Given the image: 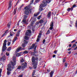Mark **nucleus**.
Returning a JSON list of instances; mask_svg holds the SVG:
<instances>
[{"label":"nucleus","instance_id":"f257e3e1","mask_svg":"<svg viewBox=\"0 0 77 77\" xmlns=\"http://www.w3.org/2000/svg\"><path fill=\"white\" fill-rule=\"evenodd\" d=\"M38 60H39V58L38 57H35L33 56L32 57V64L33 65V67L34 69H36L37 67Z\"/></svg>","mask_w":77,"mask_h":77},{"label":"nucleus","instance_id":"f03ea898","mask_svg":"<svg viewBox=\"0 0 77 77\" xmlns=\"http://www.w3.org/2000/svg\"><path fill=\"white\" fill-rule=\"evenodd\" d=\"M15 65V63L11 62V64H9L8 65V67L7 70L8 71L7 72V75H9L11 74V71H12V70L14 68V65Z\"/></svg>","mask_w":77,"mask_h":77},{"label":"nucleus","instance_id":"7ed1b4c3","mask_svg":"<svg viewBox=\"0 0 77 77\" xmlns=\"http://www.w3.org/2000/svg\"><path fill=\"white\" fill-rule=\"evenodd\" d=\"M25 11V14L26 15H28L29 14H30L32 12V9L29 8L28 7H26L24 8Z\"/></svg>","mask_w":77,"mask_h":77},{"label":"nucleus","instance_id":"20e7f679","mask_svg":"<svg viewBox=\"0 0 77 77\" xmlns=\"http://www.w3.org/2000/svg\"><path fill=\"white\" fill-rule=\"evenodd\" d=\"M51 0H46V1H42V3H43V4H42L41 6L43 7H45V6H47V3H49Z\"/></svg>","mask_w":77,"mask_h":77},{"label":"nucleus","instance_id":"39448f33","mask_svg":"<svg viewBox=\"0 0 77 77\" xmlns=\"http://www.w3.org/2000/svg\"><path fill=\"white\" fill-rule=\"evenodd\" d=\"M6 42H7V40L5 39L4 41V43L3 44V46L2 49V51H5V50L7 49V47H6Z\"/></svg>","mask_w":77,"mask_h":77},{"label":"nucleus","instance_id":"423d86ee","mask_svg":"<svg viewBox=\"0 0 77 77\" xmlns=\"http://www.w3.org/2000/svg\"><path fill=\"white\" fill-rule=\"evenodd\" d=\"M27 64L26 62H25L24 63L22 64V66H21V69H24V68H25L27 66Z\"/></svg>","mask_w":77,"mask_h":77},{"label":"nucleus","instance_id":"0eeeda50","mask_svg":"<svg viewBox=\"0 0 77 77\" xmlns=\"http://www.w3.org/2000/svg\"><path fill=\"white\" fill-rule=\"evenodd\" d=\"M31 33L32 32H31V30H28V31H27L26 32V35L29 36Z\"/></svg>","mask_w":77,"mask_h":77},{"label":"nucleus","instance_id":"6e6552de","mask_svg":"<svg viewBox=\"0 0 77 77\" xmlns=\"http://www.w3.org/2000/svg\"><path fill=\"white\" fill-rule=\"evenodd\" d=\"M35 46V44H33L31 48V49H32L34 48V52H35L36 51V46Z\"/></svg>","mask_w":77,"mask_h":77},{"label":"nucleus","instance_id":"1a4fd4ad","mask_svg":"<svg viewBox=\"0 0 77 77\" xmlns=\"http://www.w3.org/2000/svg\"><path fill=\"white\" fill-rule=\"evenodd\" d=\"M11 6H12V1H10L9 4V6H8V10H10V9H11Z\"/></svg>","mask_w":77,"mask_h":77},{"label":"nucleus","instance_id":"9d476101","mask_svg":"<svg viewBox=\"0 0 77 77\" xmlns=\"http://www.w3.org/2000/svg\"><path fill=\"white\" fill-rule=\"evenodd\" d=\"M73 10V8H72V7H71V8H69L67 9V10L68 12H69L70 11H72Z\"/></svg>","mask_w":77,"mask_h":77},{"label":"nucleus","instance_id":"9b49d317","mask_svg":"<svg viewBox=\"0 0 77 77\" xmlns=\"http://www.w3.org/2000/svg\"><path fill=\"white\" fill-rule=\"evenodd\" d=\"M54 73V72L53 71H52L50 72L49 75L50 77H53V74Z\"/></svg>","mask_w":77,"mask_h":77},{"label":"nucleus","instance_id":"f8f14e48","mask_svg":"<svg viewBox=\"0 0 77 77\" xmlns=\"http://www.w3.org/2000/svg\"><path fill=\"white\" fill-rule=\"evenodd\" d=\"M21 50V47H19L16 50L17 52H19Z\"/></svg>","mask_w":77,"mask_h":77},{"label":"nucleus","instance_id":"ddd939ff","mask_svg":"<svg viewBox=\"0 0 77 77\" xmlns=\"http://www.w3.org/2000/svg\"><path fill=\"white\" fill-rule=\"evenodd\" d=\"M17 9L16 8H15L14 9V12L13 13V14L14 15H15V14H16L17 13Z\"/></svg>","mask_w":77,"mask_h":77},{"label":"nucleus","instance_id":"4468645a","mask_svg":"<svg viewBox=\"0 0 77 77\" xmlns=\"http://www.w3.org/2000/svg\"><path fill=\"white\" fill-rule=\"evenodd\" d=\"M42 4H44L43 3V4H41L40 5V11H42L43 9H42V8H44V7H43L42 6H41V5Z\"/></svg>","mask_w":77,"mask_h":77},{"label":"nucleus","instance_id":"2eb2a0df","mask_svg":"<svg viewBox=\"0 0 77 77\" xmlns=\"http://www.w3.org/2000/svg\"><path fill=\"white\" fill-rule=\"evenodd\" d=\"M13 60H14V62H11H11H13V63L15 62V63H15L16 61H15V60H16V57H13Z\"/></svg>","mask_w":77,"mask_h":77},{"label":"nucleus","instance_id":"dca6fc26","mask_svg":"<svg viewBox=\"0 0 77 77\" xmlns=\"http://www.w3.org/2000/svg\"><path fill=\"white\" fill-rule=\"evenodd\" d=\"M48 18H50V16H51V11H49L48 14Z\"/></svg>","mask_w":77,"mask_h":77},{"label":"nucleus","instance_id":"f3484780","mask_svg":"<svg viewBox=\"0 0 77 77\" xmlns=\"http://www.w3.org/2000/svg\"><path fill=\"white\" fill-rule=\"evenodd\" d=\"M39 23H40V24H42V23H44V20L41 19L39 21Z\"/></svg>","mask_w":77,"mask_h":77},{"label":"nucleus","instance_id":"a211bd4d","mask_svg":"<svg viewBox=\"0 0 77 77\" xmlns=\"http://www.w3.org/2000/svg\"><path fill=\"white\" fill-rule=\"evenodd\" d=\"M2 59L3 60V62H4V60H6V57L5 56V55H4L2 57Z\"/></svg>","mask_w":77,"mask_h":77},{"label":"nucleus","instance_id":"6ab92c4d","mask_svg":"<svg viewBox=\"0 0 77 77\" xmlns=\"http://www.w3.org/2000/svg\"><path fill=\"white\" fill-rule=\"evenodd\" d=\"M17 39H18V38H17V37H15L14 39L13 40V42H14Z\"/></svg>","mask_w":77,"mask_h":77},{"label":"nucleus","instance_id":"aec40b11","mask_svg":"<svg viewBox=\"0 0 77 77\" xmlns=\"http://www.w3.org/2000/svg\"><path fill=\"white\" fill-rule=\"evenodd\" d=\"M50 26L51 27H53L54 26V23H53V22H51L50 24Z\"/></svg>","mask_w":77,"mask_h":77},{"label":"nucleus","instance_id":"412c9836","mask_svg":"<svg viewBox=\"0 0 77 77\" xmlns=\"http://www.w3.org/2000/svg\"><path fill=\"white\" fill-rule=\"evenodd\" d=\"M21 56V53H17L16 54V56L19 57V56Z\"/></svg>","mask_w":77,"mask_h":77},{"label":"nucleus","instance_id":"4be33fe9","mask_svg":"<svg viewBox=\"0 0 77 77\" xmlns=\"http://www.w3.org/2000/svg\"><path fill=\"white\" fill-rule=\"evenodd\" d=\"M21 66H19L17 68V69H19V70H21Z\"/></svg>","mask_w":77,"mask_h":77},{"label":"nucleus","instance_id":"5701e85b","mask_svg":"<svg viewBox=\"0 0 77 77\" xmlns=\"http://www.w3.org/2000/svg\"><path fill=\"white\" fill-rule=\"evenodd\" d=\"M11 23L9 22L8 23V24L7 25V27L8 28H9V27H10V26H11Z\"/></svg>","mask_w":77,"mask_h":77},{"label":"nucleus","instance_id":"b1692460","mask_svg":"<svg viewBox=\"0 0 77 77\" xmlns=\"http://www.w3.org/2000/svg\"><path fill=\"white\" fill-rule=\"evenodd\" d=\"M33 72H32V76H33L35 75V72H36V71L35 70H33Z\"/></svg>","mask_w":77,"mask_h":77},{"label":"nucleus","instance_id":"393cba45","mask_svg":"<svg viewBox=\"0 0 77 77\" xmlns=\"http://www.w3.org/2000/svg\"><path fill=\"white\" fill-rule=\"evenodd\" d=\"M34 23V21H32L31 22V23L30 24V26H33V23Z\"/></svg>","mask_w":77,"mask_h":77},{"label":"nucleus","instance_id":"a878e982","mask_svg":"<svg viewBox=\"0 0 77 77\" xmlns=\"http://www.w3.org/2000/svg\"><path fill=\"white\" fill-rule=\"evenodd\" d=\"M29 52L28 51H23V54H27Z\"/></svg>","mask_w":77,"mask_h":77},{"label":"nucleus","instance_id":"bb28decb","mask_svg":"<svg viewBox=\"0 0 77 77\" xmlns=\"http://www.w3.org/2000/svg\"><path fill=\"white\" fill-rule=\"evenodd\" d=\"M39 15V13H38L36 14H34V17H37V16H38Z\"/></svg>","mask_w":77,"mask_h":77},{"label":"nucleus","instance_id":"cd10ccee","mask_svg":"<svg viewBox=\"0 0 77 77\" xmlns=\"http://www.w3.org/2000/svg\"><path fill=\"white\" fill-rule=\"evenodd\" d=\"M50 30H48L47 31V32L46 33V35H47L48 34H50Z\"/></svg>","mask_w":77,"mask_h":77},{"label":"nucleus","instance_id":"c85d7f7f","mask_svg":"<svg viewBox=\"0 0 77 77\" xmlns=\"http://www.w3.org/2000/svg\"><path fill=\"white\" fill-rule=\"evenodd\" d=\"M11 48H11V47H10L8 48L7 49V51H11Z\"/></svg>","mask_w":77,"mask_h":77},{"label":"nucleus","instance_id":"c756f323","mask_svg":"<svg viewBox=\"0 0 77 77\" xmlns=\"http://www.w3.org/2000/svg\"><path fill=\"white\" fill-rule=\"evenodd\" d=\"M25 39L26 40H28V39H29V37L27 36H25Z\"/></svg>","mask_w":77,"mask_h":77},{"label":"nucleus","instance_id":"7c9ffc66","mask_svg":"<svg viewBox=\"0 0 77 77\" xmlns=\"http://www.w3.org/2000/svg\"><path fill=\"white\" fill-rule=\"evenodd\" d=\"M67 65H68V63H65L64 64V66L66 68V66H67Z\"/></svg>","mask_w":77,"mask_h":77},{"label":"nucleus","instance_id":"2f4dec72","mask_svg":"<svg viewBox=\"0 0 77 77\" xmlns=\"http://www.w3.org/2000/svg\"><path fill=\"white\" fill-rule=\"evenodd\" d=\"M6 35H7L5 33H4V34H3L2 36V37H3L4 36H6Z\"/></svg>","mask_w":77,"mask_h":77},{"label":"nucleus","instance_id":"473e14b6","mask_svg":"<svg viewBox=\"0 0 77 77\" xmlns=\"http://www.w3.org/2000/svg\"><path fill=\"white\" fill-rule=\"evenodd\" d=\"M23 42L25 44H27L28 43L27 41L26 40H24Z\"/></svg>","mask_w":77,"mask_h":77},{"label":"nucleus","instance_id":"72a5a7b5","mask_svg":"<svg viewBox=\"0 0 77 77\" xmlns=\"http://www.w3.org/2000/svg\"><path fill=\"white\" fill-rule=\"evenodd\" d=\"M9 31V30H7L5 31V33L7 35V33H8V32Z\"/></svg>","mask_w":77,"mask_h":77},{"label":"nucleus","instance_id":"f704fd0d","mask_svg":"<svg viewBox=\"0 0 77 77\" xmlns=\"http://www.w3.org/2000/svg\"><path fill=\"white\" fill-rule=\"evenodd\" d=\"M41 0H35V3H39Z\"/></svg>","mask_w":77,"mask_h":77},{"label":"nucleus","instance_id":"c9c22d12","mask_svg":"<svg viewBox=\"0 0 77 77\" xmlns=\"http://www.w3.org/2000/svg\"><path fill=\"white\" fill-rule=\"evenodd\" d=\"M27 18V16H26V15H24V17H23V19L26 20V18Z\"/></svg>","mask_w":77,"mask_h":77},{"label":"nucleus","instance_id":"e433bc0d","mask_svg":"<svg viewBox=\"0 0 77 77\" xmlns=\"http://www.w3.org/2000/svg\"><path fill=\"white\" fill-rule=\"evenodd\" d=\"M21 32V30H19L17 32V35H20V32Z\"/></svg>","mask_w":77,"mask_h":77},{"label":"nucleus","instance_id":"4c0bfd02","mask_svg":"<svg viewBox=\"0 0 77 77\" xmlns=\"http://www.w3.org/2000/svg\"><path fill=\"white\" fill-rule=\"evenodd\" d=\"M22 47H25V46H26V45L25 44L23 43L22 44Z\"/></svg>","mask_w":77,"mask_h":77},{"label":"nucleus","instance_id":"58836bf2","mask_svg":"<svg viewBox=\"0 0 77 77\" xmlns=\"http://www.w3.org/2000/svg\"><path fill=\"white\" fill-rule=\"evenodd\" d=\"M76 45H77L76 44H74L72 46V48H74V47H76Z\"/></svg>","mask_w":77,"mask_h":77},{"label":"nucleus","instance_id":"ea45409f","mask_svg":"<svg viewBox=\"0 0 77 77\" xmlns=\"http://www.w3.org/2000/svg\"><path fill=\"white\" fill-rule=\"evenodd\" d=\"M20 62H24V60L23 59H22L20 60Z\"/></svg>","mask_w":77,"mask_h":77},{"label":"nucleus","instance_id":"a19ab883","mask_svg":"<svg viewBox=\"0 0 77 77\" xmlns=\"http://www.w3.org/2000/svg\"><path fill=\"white\" fill-rule=\"evenodd\" d=\"M53 29V26H51L49 28V29L51 30H52V29Z\"/></svg>","mask_w":77,"mask_h":77},{"label":"nucleus","instance_id":"79ce46f5","mask_svg":"<svg viewBox=\"0 0 77 77\" xmlns=\"http://www.w3.org/2000/svg\"><path fill=\"white\" fill-rule=\"evenodd\" d=\"M41 15L39 16L38 17L37 19H38V20H40V19L41 18Z\"/></svg>","mask_w":77,"mask_h":77},{"label":"nucleus","instance_id":"37998d69","mask_svg":"<svg viewBox=\"0 0 77 77\" xmlns=\"http://www.w3.org/2000/svg\"><path fill=\"white\" fill-rule=\"evenodd\" d=\"M23 22V23H25L26 21V19H23L22 20Z\"/></svg>","mask_w":77,"mask_h":77},{"label":"nucleus","instance_id":"c03bdc74","mask_svg":"<svg viewBox=\"0 0 77 77\" xmlns=\"http://www.w3.org/2000/svg\"><path fill=\"white\" fill-rule=\"evenodd\" d=\"M75 26H76V27H77V20L76 21L75 23Z\"/></svg>","mask_w":77,"mask_h":77},{"label":"nucleus","instance_id":"a18cd8bd","mask_svg":"<svg viewBox=\"0 0 77 77\" xmlns=\"http://www.w3.org/2000/svg\"><path fill=\"white\" fill-rule=\"evenodd\" d=\"M76 6V5L75 4L72 7V8H75Z\"/></svg>","mask_w":77,"mask_h":77},{"label":"nucleus","instance_id":"49530a36","mask_svg":"<svg viewBox=\"0 0 77 77\" xmlns=\"http://www.w3.org/2000/svg\"><path fill=\"white\" fill-rule=\"evenodd\" d=\"M6 55H7V56H8L9 55V53H8V52H6Z\"/></svg>","mask_w":77,"mask_h":77},{"label":"nucleus","instance_id":"de8ad7c7","mask_svg":"<svg viewBox=\"0 0 77 77\" xmlns=\"http://www.w3.org/2000/svg\"><path fill=\"white\" fill-rule=\"evenodd\" d=\"M66 61V60H65V58H64L63 60V62H65Z\"/></svg>","mask_w":77,"mask_h":77},{"label":"nucleus","instance_id":"09e8293b","mask_svg":"<svg viewBox=\"0 0 77 77\" xmlns=\"http://www.w3.org/2000/svg\"><path fill=\"white\" fill-rule=\"evenodd\" d=\"M39 38H37L36 40L37 42H39Z\"/></svg>","mask_w":77,"mask_h":77},{"label":"nucleus","instance_id":"8fccbe9b","mask_svg":"<svg viewBox=\"0 0 77 77\" xmlns=\"http://www.w3.org/2000/svg\"><path fill=\"white\" fill-rule=\"evenodd\" d=\"M45 40L44 39L43 41V44H44L45 43Z\"/></svg>","mask_w":77,"mask_h":77},{"label":"nucleus","instance_id":"3c124183","mask_svg":"<svg viewBox=\"0 0 77 77\" xmlns=\"http://www.w3.org/2000/svg\"><path fill=\"white\" fill-rule=\"evenodd\" d=\"M41 35H38V38H41Z\"/></svg>","mask_w":77,"mask_h":77},{"label":"nucleus","instance_id":"603ef678","mask_svg":"<svg viewBox=\"0 0 77 77\" xmlns=\"http://www.w3.org/2000/svg\"><path fill=\"white\" fill-rule=\"evenodd\" d=\"M75 41V40H73L72 42H71V43H73V42H74Z\"/></svg>","mask_w":77,"mask_h":77},{"label":"nucleus","instance_id":"864d4df0","mask_svg":"<svg viewBox=\"0 0 77 77\" xmlns=\"http://www.w3.org/2000/svg\"><path fill=\"white\" fill-rule=\"evenodd\" d=\"M10 44H11V42H8V45H10Z\"/></svg>","mask_w":77,"mask_h":77},{"label":"nucleus","instance_id":"5fc2aeb1","mask_svg":"<svg viewBox=\"0 0 77 77\" xmlns=\"http://www.w3.org/2000/svg\"><path fill=\"white\" fill-rule=\"evenodd\" d=\"M54 53L55 54H57V51H55L54 52Z\"/></svg>","mask_w":77,"mask_h":77},{"label":"nucleus","instance_id":"6e6d98bb","mask_svg":"<svg viewBox=\"0 0 77 77\" xmlns=\"http://www.w3.org/2000/svg\"><path fill=\"white\" fill-rule=\"evenodd\" d=\"M18 77H23V75H20Z\"/></svg>","mask_w":77,"mask_h":77},{"label":"nucleus","instance_id":"4d7b16f0","mask_svg":"<svg viewBox=\"0 0 77 77\" xmlns=\"http://www.w3.org/2000/svg\"><path fill=\"white\" fill-rule=\"evenodd\" d=\"M72 49V48H69L68 49V51H69L70 50H71Z\"/></svg>","mask_w":77,"mask_h":77},{"label":"nucleus","instance_id":"13d9d810","mask_svg":"<svg viewBox=\"0 0 77 77\" xmlns=\"http://www.w3.org/2000/svg\"><path fill=\"white\" fill-rule=\"evenodd\" d=\"M24 23L25 24H28V23H27V22H26V21Z\"/></svg>","mask_w":77,"mask_h":77},{"label":"nucleus","instance_id":"bf43d9fd","mask_svg":"<svg viewBox=\"0 0 77 77\" xmlns=\"http://www.w3.org/2000/svg\"><path fill=\"white\" fill-rule=\"evenodd\" d=\"M24 6V5L23 4L21 6H20V8H21V7H22V6Z\"/></svg>","mask_w":77,"mask_h":77},{"label":"nucleus","instance_id":"052dcab7","mask_svg":"<svg viewBox=\"0 0 77 77\" xmlns=\"http://www.w3.org/2000/svg\"><path fill=\"white\" fill-rule=\"evenodd\" d=\"M33 1L32 0L31 2V4H32V3H33Z\"/></svg>","mask_w":77,"mask_h":77},{"label":"nucleus","instance_id":"680f3d73","mask_svg":"<svg viewBox=\"0 0 77 77\" xmlns=\"http://www.w3.org/2000/svg\"><path fill=\"white\" fill-rule=\"evenodd\" d=\"M10 35L11 36H13V34H12L11 33Z\"/></svg>","mask_w":77,"mask_h":77},{"label":"nucleus","instance_id":"e2e57ef3","mask_svg":"<svg viewBox=\"0 0 77 77\" xmlns=\"http://www.w3.org/2000/svg\"><path fill=\"white\" fill-rule=\"evenodd\" d=\"M77 49V46L75 48H74V50H76Z\"/></svg>","mask_w":77,"mask_h":77},{"label":"nucleus","instance_id":"0e129e2a","mask_svg":"<svg viewBox=\"0 0 77 77\" xmlns=\"http://www.w3.org/2000/svg\"><path fill=\"white\" fill-rule=\"evenodd\" d=\"M56 57V55H53V57Z\"/></svg>","mask_w":77,"mask_h":77},{"label":"nucleus","instance_id":"69168bd1","mask_svg":"<svg viewBox=\"0 0 77 77\" xmlns=\"http://www.w3.org/2000/svg\"><path fill=\"white\" fill-rule=\"evenodd\" d=\"M14 18L15 19H16V18H17V15H16L15 16H14Z\"/></svg>","mask_w":77,"mask_h":77},{"label":"nucleus","instance_id":"338daca9","mask_svg":"<svg viewBox=\"0 0 77 77\" xmlns=\"http://www.w3.org/2000/svg\"><path fill=\"white\" fill-rule=\"evenodd\" d=\"M71 51H70L69 52H68V53L69 54H71Z\"/></svg>","mask_w":77,"mask_h":77},{"label":"nucleus","instance_id":"774afa93","mask_svg":"<svg viewBox=\"0 0 77 77\" xmlns=\"http://www.w3.org/2000/svg\"><path fill=\"white\" fill-rule=\"evenodd\" d=\"M77 73V70L75 72V74H76Z\"/></svg>","mask_w":77,"mask_h":77}]
</instances>
